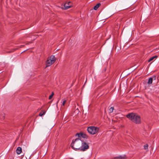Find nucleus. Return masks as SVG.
<instances>
[{
	"label": "nucleus",
	"instance_id": "15",
	"mask_svg": "<svg viewBox=\"0 0 159 159\" xmlns=\"http://www.w3.org/2000/svg\"><path fill=\"white\" fill-rule=\"evenodd\" d=\"M66 99H64L63 100V102L62 103V105L64 106L66 103Z\"/></svg>",
	"mask_w": 159,
	"mask_h": 159
},
{
	"label": "nucleus",
	"instance_id": "9",
	"mask_svg": "<svg viewBox=\"0 0 159 159\" xmlns=\"http://www.w3.org/2000/svg\"><path fill=\"white\" fill-rule=\"evenodd\" d=\"M157 57V56H155L153 57H152L148 59V62H150L151 61L154 60V59H156Z\"/></svg>",
	"mask_w": 159,
	"mask_h": 159
},
{
	"label": "nucleus",
	"instance_id": "5",
	"mask_svg": "<svg viewBox=\"0 0 159 159\" xmlns=\"http://www.w3.org/2000/svg\"><path fill=\"white\" fill-rule=\"evenodd\" d=\"M76 135L77 136L79 137H82L84 138L87 139L88 138V136L86 134L82 132L77 134Z\"/></svg>",
	"mask_w": 159,
	"mask_h": 159
},
{
	"label": "nucleus",
	"instance_id": "1",
	"mask_svg": "<svg viewBox=\"0 0 159 159\" xmlns=\"http://www.w3.org/2000/svg\"><path fill=\"white\" fill-rule=\"evenodd\" d=\"M71 147L75 150L85 151L88 149L89 146L85 142H83L79 138L76 139L71 144Z\"/></svg>",
	"mask_w": 159,
	"mask_h": 159
},
{
	"label": "nucleus",
	"instance_id": "12",
	"mask_svg": "<svg viewBox=\"0 0 159 159\" xmlns=\"http://www.w3.org/2000/svg\"><path fill=\"white\" fill-rule=\"evenodd\" d=\"M144 149L147 151L148 150V144H145L143 146Z\"/></svg>",
	"mask_w": 159,
	"mask_h": 159
},
{
	"label": "nucleus",
	"instance_id": "13",
	"mask_svg": "<svg viewBox=\"0 0 159 159\" xmlns=\"http://www.w3.org/2000/svg\"><path fill=\"white\" fill-rule=\"evenodd\" d=\"M125 157V156H124V157L122 156H120L119 157H117L115 158V159H124Z\"/></svg>",
	"mask_w": 159,
	"mask_h": 159
},
{
	"label": "nucleus",
	"instance_id": "17",
	"mask_svg": "<svg viewBox=\"0 0 159 159\" xmlns=\"http://www.w3.org/2000/svg\"><path fill=\"white\" fill-rule=\"evenodd\" d=\"M52 96H53L54 95V93L53 92H52V94H51Z\"/></svg>",
	"mask_w": 159,
	"mask_h": 159
},
{
	"label": "nucleus",
	"instance_id": "7",
	"mask_svg": "<svg viewBox=\"0 0 159 159\" xmlns=\"http://www.w3.org/2000/svg\"><path fill=\"white\" fill-rule=\"evenodd\" d=\"M156 78V77L155 75L153 76L152 77L149 78L148 79V84H152V82L153 80L154 79V80H155Z\"/></svg>",
	"mask_w": 159,
	"mask_h": 159
},
{
	"label": "nucleus",
	"instance_id": "4",
	"mask_svg": "<svg viewBox=\"0 0 159 159\" xmlns=\"http://www.w3.org/2000/svg\"><path fill=\"white\" fill-rule=\"evenodd\" d=\"M56 59L55 56L53 55L51 56L48 58L46 62V67L51 66L55 61Z\"/></svg>",
	"mask_w": 159,
	"mask_h": 159
},
{
	"label": "nucleus",
	"instance_id": "14",
	"mask_svg": "<svg viewBox=\"0 0 159 159\" xmlns=\"http://www.w3.org/2000/svg\"><path fill=\"white\" fill-rule=\"evenodd\" d=\"M114 110V107H111L109 109V112L111 113L113 112Z\"/></svg>",
	"mask_w": 159,
	"mask_h": 159
},
{
	"label": "nucleus",
	"instance_id": "11",
	"mask_svg": "<svg viewBox=\"0 0 159 159\" xmlns=\"http://www.w3.org/2000/svg\"><path fill=\"white\" fill-rule=\"evenodd\" d=\"M46 113V111H42L39 114V116H42L43 115H44Z\"/></svg>",
	"mask_w": 159,
	"mask_h": 159
},
{
	"label": "nucleus",
	"instance_id": "8",
	"mask_svg": "<svg viewBox=\"0 0 159 159\" xmlns=\"http://www.w3.org/2000/svg\"><path fill=\"white\" fill-rule=\"evenodd\" d=\"M16 152L17 154H20L22 152V148L20 147H18L16 150Z\"/></svg>",
	"mask_w": 159,
	"mask_h": 159
},
{
	"label": "nucleus",
	"instance_id": "10",
	"mask_svg": "<svg viewBox=\"0 0 159 159\" xmlns=\"http://www.w3.org/2000/svg\"><path fill=\"white\" fill-rule=\"evenodd\" d=\"M101 4L100 3L97 4L94 7V9L95 10H97L100 7Z\"/></svg>",
	"mask_w": 159,
	"mask_h": 159
},
{
	"label": "nucleus",
	"instance_id": "2",
	"mask_svg": "<svg viewBox=\"0 0 159 159\" xmlns=\"http://www.w3.org/2000/svg\"><path fill=\"white\" fill-rule=\"evenodd\" d=\"M126 116L129 120L135 124H138L139 122V116L138 114L137 113H130L127 115Z\"/></svg>",
	"mask_w": 159,
	"mask_h": 159
},
{
	"label": "nucleus",
	"instance_id": "3",
	"mask_svg": "<svg viewBox=\"0 0 159 159\" xmlns=\"http://www.w3.org/2000/svg\"><path fill=\"white\" fill-rule=\"evenodd\" d=\"M99 129L98 128L93 126L89 127L87 129L88 132L92 134H94L97 133L99 131Z\"/></svg>",
	"mask_w": 159,
	"mask_h": 159
},
{
	"label": "nucleus",
	"instance_id": "6",
	"mask_svg": "<svg viewBox=\"0 0 159 159\" xmlns=\"http://www.w3.org/2000/svg\"><path fill=\"white\" fill-rule=\"evenodd\" d=\"M70 3H71V2H70L66 3L64 5V7L62 8L65 9H67L70 8L71 6V5L70 4Z\"/></svg>",
	"mask_w": 159,
	"mask_h": 159
},
{
	"label": "nucleus",
	"instance_id": "16",
	"mask_svg": "<svg viewBox=\"0 0 159 159\" xmlns=\"http://www.w3.org/2000/svg\"><path fill=\"white\" fill-rule=\"evenodd\" d=\"M52 96H52V95H50V96H49V99H51L52 98Z\"/></svg>",
	"mask_w": 159,
	"mask_h": 159
}]
</instances>
